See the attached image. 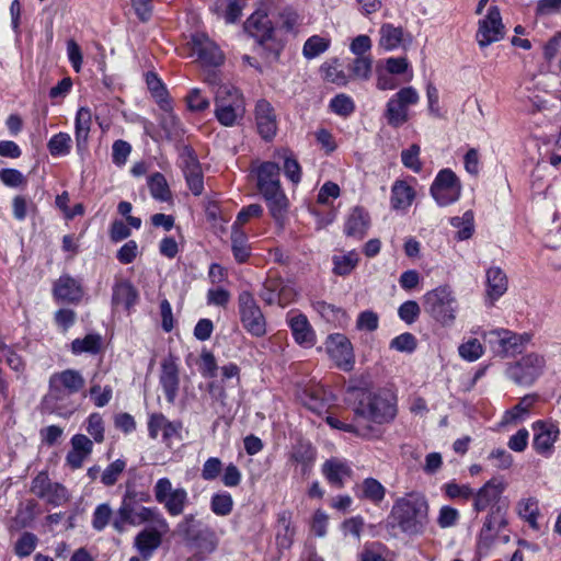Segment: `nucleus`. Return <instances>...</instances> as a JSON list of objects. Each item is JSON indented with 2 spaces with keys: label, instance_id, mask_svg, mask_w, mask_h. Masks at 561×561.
<instances>
[{
  "label": "nucleus",
  "instance_id": "nucleus-1",
  "mask_svg": "<svg viewBox=\"0 0 561 561\" xmlns=\"http://www.w3.org/2000/svg\"><path fill=\"white\" fill-rule=\"evenodd\" d=\"M507 483L502 478H491L474 491L473 511L478 514L488 511L477 538V552L485 557L495 545V538L508 525L507 506L501 504Z\"/></svg>",
  "mask_w": 561,
  "mask_h": 561
},
{
  "label": "nucleus",
  "instance_id": "nucleus-2",
  "mask_svg": "<svg viewBox=\"0 0 561 561\" xmlns=\"http://www.w3.org/2000/svg\"><path fill=\"white\" fill-rule=\"evenodd\" d=\"M347 393L354 401V415L362 422L381 425L394 420L398 412L397 398L391 391H371L353 386L347 388Z\"/></svg>",
  "mask_w": 561,
  "mask_h": 561
},
{
  "label": "nucleus",
  "instance_id": "nucleus-3",
  "mask_svg": "<svg viewBox=\"0 0 561 561\" xmlns=\"http://www.w3.org/2000/svg\"><path fill=\"white\" fill-rule=\"evenodd\" d=\"M142 524H151L164 530H170L167 518L158 507L140 505L137 500V492L127 489L115 512L112 527L116 533L123 534L127 530V526L135 527Z\"/></svg>",
  "mask_w": 561,
  "mask_h": 561
},
{
  "label": "nucleus",
  "instance_id": "nucleus-4",
  "mask_svg": "<svg viewBox=\"0 0 561 561\" xmlns=\"http://www.w3.org/2000/svg\"><path fill=\"white\" fill-rule=\"evenodd\" d=\"M389 518L403 534L420 536L428 525V503L421 493H409L392 505Z\"/></svg>",
  "mask_w": 561,
  "mask_h": 561
},
{
  "label": "nucleus",
  "instance_id": "nucleus-5",
  "mask_svg": "<svg viewBox=\"0 0 561 561\" xmlns=\"http://www.w3.org/2000/svg\"><path fill=\"white\" fill-rule=\"evenodd\" d=\"M244 28L256 41L262 56L268 62L278 60L284 44L276 38L272 22L266 14L254 12L245 21Z\"/></svg>",
  "mask_w": 561,
  "mask_h": 561
},
{
  "label": "nucleus",
  "instance_id": "nucleus-6",
  "mask_svg": "<svg viewBox=\"0 0 561 561\" xmlns=\"http://www.w3.org/2000/svg\"><path fill=\"white\" fill-rule=\"evenodd\" d=\"M423 306L436 322L451 327L458 312V301L449 286H438L423 296Z\"/></svg>",
  "mask_w": 561,
  "mask_h": 561
},
{
  "label": "nucleus",
  "instance_id": "nucleus-7",
  "mask_svg": "<svg viewBox=\"0 0 561 561\" xmlns=\"http://www.w3.org/2000/svg\"><path fill=\"white\" fill-rule=\"evenodd\" d=\"M244 101L231 84H220L215 91V117L227 127L234 126L244 115Z\"/></svg>",
  "mask_w": 561,
  "mask_h": 561
},
{
  "label": "nucleus",
  "instance_id": "nucleus-8",
  "mask_svg": "<svg viewBox=\"0 0 561 561\" xmlns=\"http://www.w3.org/2000/svg\"><path fill=\"white\" fill-rule=\"evenodd\" d=\"M156 501L163 505L170 516H180L190 503L188 492L185 488H173L169 478H160L153 486Z\"/></svg>",
  "mask_w": 561,
  "mask_h": 561
},
{
  "label": "nucleus",
  "instance_id": "nucleus-9",
  "mask_svg": "<svg viewBox=\"0 0 561 561\" xmlns=\"http://www.w3.org/2000/svg\"><path fill=\"white\" fill-rule=\"evenodd\" d=\"M238 310L242 327L249 334L255 337L266 334V319L250 291L243 290L239 294Z\"/></svg>",
  "mask_w": 561,
  "mask_h": 561
},
{
  "label": "nucleus",
  "instance_id": "nucleus-10",
  "mask_svg": "<svg viewBox=\"0 0 561 561\" xmlns=\"http://www.w3.org/2000/svg\"><path fill=\"white\" fill-rule=\"evenodd\" d=\"M420 100L417 91L413 87H405L394 93L387 102L385 118L389 126L401 127L409 121V106L415 105Z\"/></svg>",
  "mask_w": 561,
  "mask_h": 561
},
{
  "label": "nucleus",
  "instance_id": "nucleus-11",
  "mask_svg": "<svg viewBox=\"0 0 561 561\" xmlns=\"http://www.w3.org/2000/svg\"><path fill=\"white\" fill-rule=\"evenodd\" d=\"M546 359L537 353H529L511 364L506 376L519 386H531L543 373Z\"/></svg>",
  "mask_w": 561,
  "mask_h": 561
},
{
  "label": "nucleus",
  "instance_id": "nucleus-12",
  "mask_svg": "<svg viewBox=\"0 0 561 561\" xmlns=\"http://www.w3.org/2000/svg\"><path fill=\"white\" fill-rule=\"evenodd\" d=\"M461 183L450 169L440 170L435 176L430 192L438 206L445 207L456 203L461 195Z\"/></svg>",
  "mask_w": 561,
  "mask_h": 561
},
{
  "label": "nucleus",
  "instance_id": "nucleus-13",
  "mask_svg": "<svg viewBox=\"0 0 561 561\" xmlns=\"http://www.w3.org/2000/svg\"><path fill=\"white\" fill-rule=\"evenodd\" d=\"M31 492L53 506L64 505L69 500L66 486L61 483L53 482L46 471H41L32 480Z\"/></svg>",
  "mask_w": 561,
  "mask_h": 561
},
{
  "label": "nucleus",
  "instance_id": "nucleus-14",
  "mask_svg": "<svg viewBox=\"0 0 561 561\" xmlns=\"http://www.w3.org/2000/svg\"><path fill=\"white\" fill-rule=\"evenodd\" d=\"M505 35L501 12L497 7L489 8L486 15L478 23L476 39L480 48L501 41Z\"/></svg>",
  "mask_w": 561,
  "mask_h": 561
},
{
  "label": "nucleus",
  "instance_id": "nucleus-15",
  "mask_svg": "<svg viewBox=\"0 0 561 561\" xmlns=\"http://www.w3.org/2000/svg\"><path fill=\"white\" fill-rule=\"evenodd\" d=\"M534 434L533 447L537 454L549 457L560 435L559 426L549 421L538 420L531 425Z\"/></svg>",
  "mask_w": 561,
  "mask_h": 561
},
{
  "label": "nucleus",
  "instance_id": "nucleus-16",
  "mask_svg": "<svg viewBox=\"0 0 561 561\" xmlns=\"http://www.w3.org/2000/svg\"><path fill=\"white\" fill-rule=\"evenodd\" d=\"M191 45L194 54L197 55L201 62L205 66L218 67L225 60V56L218 45L205 33L193 34Z\"/></svg>",
  "mask_w": 561,
  "mask_h": 561
},
{
  "label": "nucleus",
  "instance_id": "nucleus-17",
  "mask_svg": "<svg viewBox=\"0 0 561 561\" xmlns=\"http://www.w3.org/2000/svg\"><path fill=\"white\" fill-rule=\"evenodd\" d=\"M325 348L334 363L344 370L352 369L354 365L353 346L350 340L340 333L329 335Z\"/></svg>",
  "mask_w": 561,
  "mask_h": 561
},
{
  "label": "nucleus",
  "instance_id": "nucleus-18",
  "mask_svg": "<svg viewBox=\"0 0 561 561\" xmlns=\"http://www.w3.org/2000/svg\"><path fill=\"white\" fill-rule=\"evenodd\" d=\"M489 336L491 342L493 341L492 337L496 339L500 352L505 356L522 353L531 340V334L529 333H515L507 329L492 330L489 332Z\"/></svg>",
  "mask_w": 561,
  "mask_h": 561
},
{
  "label": "nucleus",
  "instance_id": "nucleus-19",
  "mask_svg": "<svg viewBox=\"0 0 561 561\" xmlns=\"http://www.w3.org/2000/svg\"><path fill=\"white\" fill-rule=\"evenodd\" d=\"M159 383L169 403H174L180 387V369L176 358L169 356L161 363Z\"/></svg>",
  "mask_w": 561,
  "mask_h": 561
},
{
  "label": "nucleus",
  "instance_id": "nucleus-20",
  "mask_svg": "<svg viewBox=\"0 0 561 561\" xmlns=\"http://www.w3.org/2000/svg\"><path fill=\"white\" fill-rule=\"evenodd\" d=\"M286 321L297 344L304 347H312L314 345V331L304 313L298 310H290L287 313Z\"/></svg>",
  "mask_w": 561,
  "mask_h": 561
},
{
  "label": "nucleus",
  "instance_id": "nucleus-21",
  "mask_svg": "<svg viewBox=\"0 0 561 561\" xmlns=\"http://www.w3.org/2000/svg\"><path fill=\"white\" fill-rule=\"evenodd\" d=\"M168 531L152 525V527L145 528L136 535L134 547L144 560H150L156 550L161 546L162 538Z\"/></svg>",
  "mask_w": 561,
  "mask_h": 561
},
{
  "label": "nucleus",
  "instance_id": "nucleus-22",
  "mask_svg": "<svg viewBox=\"0 0 561 561\" xmlns=\"http://www.w3.org/2000/svg\"><path fill=\"white\" fill-rule=\"evenodd\" d=\"M219 542L220 539L217 533L206 525L186 547L194 552V558L203 561L218 549Z\"/></svg>",
  "mask_w": 561,
  "mask_h": 561
},
{
  "label": "nucleus",
  "instance_id": "nucleus-23",
  "mask_svg": "<svg viewBox=\"0 0 561 561\" xmlns=\"http://www.w3.org/2000/svg\"><path fill=\"white\" fill-rule=\"evenodd\" d=\"M255 122L259 134L265 140L272 139L277 131V121L272 104L262 99L255 105Z\"/></svg>",
  "mask_w": 561,
  "mask_h": 561
},
{
  "label": "nucleus",
  "instance_id": "nucleus-24",
  "mask_svg": "<svg viewBox=\"0 0 561 561\" xmlns=\"http://www.w3.org/2000/svg\"><path fill=\"white\" fill-rule=\"evenodd\" d=\"M321 472L329 484L336 489H342L346 480L353 474L350 463L337 457L325 460L321 467Z\"/></svg>",
  "mask_w": 561,
  "mask_h": 561
},
{
  "label": "nucleus",
  "instance_id": "nucleus-25",
  "mask_svg": "<svg viewBox=\"0 0 561 561\" xmlns=\"http://www.w3.org/2000/svg\"><path fill=\"white\" fill-rule=\"evenodd\" d=\"M71 449L66 456V465L72 470L82 467L84 460L93 451V440L83 434H76L70 439Z\"/></svg>",
  "mask_w": 561,
  "mask_h": 561
},
{
  "label": "nucleus",
  "instance_id": "nucleus-26",
  "mask_svg": "<svg viewBox=\"0 0 561 561\" xmlns=\"http://www.w3.org/2000/svg\"><path fill=\"white\" fill-rule=\"evenodd\" d=\"M53 294L55 299L59 301L78 304L83 296V288L70 275H61L54 284Z\"/></svg>",
  "mask_w": 561,
  "mask_h": 561
},
{
  "label": "nucleus",
  "instance_id": "nucleus-27",
  "mask_svg": "<svg viewBox=\"0 0 561 561\" xmlns=\"http://www.w3.org/2000/svg\"><path fill=\"white\" fill-rule=\"evenodd\" d=\"M327 422L330 426L353 433L358 437L366 438V439H373L380 436V431L371 424L362 422L357 416L354 415V419L351 423L342 422L335 417L329 416L327 419Z\"/></svg>",
  "mask_w": 561,
  "mask_h": 561
},
{
  "label": "nucleus",
  "instance_id": "nucleus-28",
  "mask_svg": "<svg viewBox=\"0 0 561 561\" xmlns=\"http://www.w3.org/2000/svg\"><path fill=\"white\" fill-rule=\"evenodd\" d=\"M379 46L385 50H394L399 47H404L405 44L410 45L412 37L405 34L402 27H397L390 23L383 24L380 30Z\"/></svg>",
  "mask_w": 561,
  "mask_h": 561
},
{
  "label": "nucleus",
  "instance_id": "nucleus-29",
  "mask_svg": "<svg viewBox=\"0 0 561 561\" xmlns=\"http://www.w3.org/2000/svg\"><path fill=\"white\" fill-rule=\"evenodd\" d=\"M261 194L267 204L271 216L279 226H284L288 210V199L282 187L279 186Z\"/></svg>",
  "mask_w": 561,
  "mask_h": 561
},
{
  "label": "nucleus",
  "instance_id": "nucleus-30",
  "mask_svg": "<svg viewBox=\"0 0 561 561\" xmlns=\"http://www.w3.org/2000/svg\"><path fill=\"white\" fill-rule=\"evenodd\" d=\"M486 298L492 305L502 297L508 286L507 276L504 271L497 266H492L486 271Z\"/></svg>",
  "mask_w": 561,
  "mask_h": 561
},
{
  "label": "nucleus",
  "instance_id": "nucleus-31",
  "mask_svg": "<svg viewBox=\"0 0 561 561\" xmlns=\"http://www.w3.org/2000/svg\"><path fill=\"white\" fill-rule=\"evenodd\" d=\"M49 389L47 394L43 399V405L46 410L51 413H57L59 415L64 414V410L68 408V399L71 393H68L67 390L54 383L53 380L49 379L48 382Z\"/></svg>",
  "mask_w": 561,
  "mask_h": 561
},
{
  "label": "nucleus",
  "instance_id": "nucleus-32",
  "mask_svg": "<svg viewBox=\"0 0 561 561\" xmlns=\"http://www.w3.org/2000/svg\"><path fill=\"white\" fill-rule=\"evenodd\" d=\"M92 125V113L89 107H80L75 119V136L78 151L87 148Z\"/></svg>",
  "mask_w": 561,
  "mask_h": 561
},
{
  "label": "nucleus",
  "instance_id": "nucleus-33",
  "mask_svg": "<svg viewBox=\"0 0 561 561\" xmlns=\"http://www.w3.org/2000/svg\"><path fill=\"white\" fill-rule=\"evenodd\" d=\"M280 168L275 162H263L257 169V188L260 193L274 190L280 186Z\"/></svg>",
  "mask_w": 561,
  "mask_h": 561
},
{
  "label": "nucleus",
  "instance_id": "nucleus-34",
  "mask_svg": "<svg viewBox=\"0 0 561 561\" xmlns=\"http://www.w3.org/2000/svg\"><path fill=\"white\" fill-rule=\"evenodd\" d=\"M49 379L71 394L79 392L85 385L83 376L76 369H65L62 371L55 373Z\"/></svg>",
  "mask_w": 561,
  "mask_h": 561
},
{
  "label": "nucleus",
  "instance_id": "nucleus-35",
  "mask_svg": "<svg viewBox=\"0 0 561 561\" xmlns=\"http://www.w3.org/2000/svg\"><path fill=\"white\" fill-rule=\"evenodd\" d=\"M369 226V216L362 207H355L348 215L344 232L348 237L363 238Z\"/></svg>",
  "mask_w": 561,
  "mask_h": 561
},
{
  "label": "nucleus",
  "instance_id": "nucleus-36",
  "mask_svg": "<svg viewBox=\"0 0 561 561\" xmlns=\"http://www.w3.org/2000/svg\"><path fill=\"white\" fill-rule=\"evenodd\" d=\"M356 496L379 505L386 496V488L375 478H366L358 485Z\"/></svg>",
  "mask_w": 561,
  "mask_h": 561
},
{
  "label": "nucleus",
  "instance_id": "nucleus-37",
  "mask_svg": "<svg viewBox=\"0 0 561 561\" xmlns=\"http://www.w3.org/2000/svg\"><path fill=\"white\" fill-rule=\"evenodd\" d=\"M138 300V291L128 280H122L114 285L112 302L115 306H123L129 310Z\"/></svg>",
  "mask_w": 561,
  "mask_h": 561
},
{
  "label": "nucleus",
  "instance_id": "nucleus-38",
  "mask_svg": "<svg viewBox=\"0 0 561 561\" xmlns=\"http://www.w3.org/2000/svg\"><path fill=\"white\" fill-rule=\"evenodd\" d=\"M206 525L197 518V513L184 514L175 526V534L187 545Z\"/></svg>",
  "mask_w": 561,
  "mask_h": 561
},
{
  "label": "nucleus",
  "instance_id": "nucleus-39",
  "mask_svg": "<svg viewBox=\"0 0 561 561\" xmlns=\"http://www.w3.org/2000/svg\"><path fill=\"white\" fill-rule=\"evenodd\" d=\"M537 401L538 394L536 393L524 396L516 405L504 413L502 422L504 424H512L523 421Z\"/></svg>",
  "mask_w": 561,
  "mask_h": 561
},
{
  "label": "nucleus",
  "instance_id": "nucleus-40",
  "mask_svg": "<svg viewBox=\"0 0 561 561\" xmlns=\"http://www.w3.org/2000/svg\"><path fill=\"white\" fill-rule=\"evenodd\" d=\"M516 513L517 515L524 519L533 529H539L538 525V516L539 512V502L536 497H523L516 504Z\"/></svg>",
  "mask_w": 561,
  "mask_h": 561
},
{
  "label": "nucleus",
  "instance_id": "nucleus-41",
  "mask_svg": "<svg viewBox=\"0 0 561 561\" xmlns=\"http://www.w3.org/2000/svg\"><path fill=\"white\" fill-rule=\"evenodd\" d=\"M415 196L414 190L404 181H396L391 188V206L393 209H407Z\"/></svg>",
  "mask_w": 561,
  "mask_h": 561
},
{
  "label": "nucleus",
  "instance_id": "nucleus-42",
  "mask_svg": "<svg viewBox=\"0 0 561 561\" xmlns=\"http://www.w3.org/2000/svg\"><path fill=\"white\" fill-rule=\"evenodd\" d=\"M317 451L311 444H298L291 454V459L300 466L302 476L310 473L311 468L316 461Z\"/></svg>",
  "mask_w": 561,
  "mask_h": 561
},
{
  "label": "nucleus",
  "instance_id": "nucleus-43",
  "mask_svg": "<svg viewBox=\"0 0 561 561\" xmlns=\"http://www.w3.org/2000/svg\"><path fill=\"white\" fill-rule=\"evenodd\" d=\"M358 262L359 255L355 250H351L340 255L335 254L332 257V272L339 276H347L356 268Z\"/></svg>",
  "mask_w": 561,
  "mask_h": 561
},
{
  "label": "nucleus",
  "instance_id": "nucleus-44",
  "mask_svg": "<svg viewBox=\"0 0 561 561\" xmlns=\"http://www.w3.org/2000/svg\"><path fill=\"white\" fill-rule=\"evenodd\" d=\"M231 249L239 263H244L250 256L248 236L241 228L231 227Z\"/></svg>",
  "mask_w": 561,
  "mask_h": 561
},
{
  "label": "nucleus",
  "instance_id": "nucleus-45",
  "mask_svg": "<svg viewBox=\"0 0 561 561\" xmlns=\"http://www.w3.org/2000/svg\"><path fill=\"white\" fill-rule=\"evenodd\" d=\"M151 196L160 202H168L171 199V191L164 175L160 172H154L148 178L147 181Z\"/></svg>",
  "mask_w": 561,
  "mask_h": 561
},
{
  "label": "nucleus",
  "instance_id": "nucleus-46",
  "mask_svg": "<svg viewBox=\"0 0 561 561\" xmlns=\"http://www.w3.org/2000/svg\"><path fill=\"white\" fill-rule=\"evenodd\" d=\"M102 347L100 334H87L83 339H76L71 343V352L76 355L82 353L98 354Z\"/></svg>",
  "mask_w": 561,
  "mask_h": 561
},
{
  "label": "nucleus",
  "instance_id": "nucleus-47",
  "mask_svg": "<svg viewBox=\"0 0 561 561\" xmlns=\"http://www.w3.org/2000/svg\"><path fill=\"white\" fill-rule=\"evenodd\" d=\"M233 499L227 491H219L211 495L209 507L210 511L220 517H225L231 514L233 510Z\"/></svg>",
  "mask_w": 561,
  "mask_h": 561
},
{
  "label": "nucleus",
  "instance_id": "nucleus-48",
  "mask_svg": "<svg viewBox=\"0 0 561 561\" xmlns=\"http://www.w3.org/2000/svg\"><path fill=\"white\" fill-rule=\"evenodd\" d=\"M390 550L379 541L367 542L364 545L360 553V561H390Z\"/></svg>",
  "mask_w": 561,
  "mask_h": 561
},
{
  "label": "nucleus",
  "instance_id": "nucleus-49",
  "mask_svg": "<svg viewBox=\"0 0 561 561\" xmlns=\"http://www.w3.org/2000/svg\"><path fill=\"white\" fill-rule=\"evenodd\" d=\"M330 38L312 35L305 42L302 47V55L307 59H313L327 51L330 47Z\"/></svg>",
  "mask_w": 561,
  "mask_h": 561
},
{
  "label": "nucleus",
  "instance_id": "nucleus-50",
  "mask_svg": "<svg viewBox=\"0 0 561 561\" xmlns=\"http://www.w3.org/2000/svg\"><path fill=\"white\" fill-rule=\"evenodd\" d=\"M114 515L108 503L99 504L92 514V528L96 531H103L110 524L112 525Z\"/></svg>",
  "mask_w": 561,
  "mask_h": 561
},
{
  "label": "nucleus",
  "instance_id": "nucleus-51",
  "mask_svg": "<svg viewBox=\"0 0 561 561\" xmlns=\"http://www.w3.org/2000/svg\"><path fill=\"white\" fill-rule=\"evenodd\" d=\"M329 108L331 112L341 117H348L355 112L356 106L350 95L340 93L331 99Z\"/></svg>",
  "mask_w": 561,
  "mask_h": 561
},
{
  "label": "nucleus",
  "instance_id": "nucleus-52",
  "mask_svg": "<svg viewBox=\"0 0 561 561\" xmlns=\"http://www.w3.org/2000/svg\"><path fill=\"white\" fill-rule=\"evenodd\" d=\"M71 144L72 140L70 135L60 131L49 139L47 148L53 157H62L67 156L70 152Z\"/></svg>",
  "mask_w": 561,
  "mask_h": 561
},
{
  "label": "nucleus",
  "instance_id": "nucleus-53",
  "mask_svg": "<svg viewBox=\"0 0 561 561\" xmlns=\"http://www.w3.org/2000/svg\"><path fill=\"white\" fill-rule=\"evenodd\" d=\"M450 224L451 226L459 228L456 234L457 240L463 241L472 237L474 231L472 211H466L462 217H453L450 219Z\"/></svg>",
  "mask_w": 561,
  "mask_h": 561
},
{
  "label": "nucleus",
  "instance_id": "nucleus-54",
  "mask_svg": "<svg viewBox=\"0 0 561 561\" xmlns=\"http://www.w3.org/2000/svg\"><path fill=\"white\" fill-rule=\"evenodd\" d=\"M278 526L280 529L276 536L277 543L283 548L290 547L295 530L291 527L288 512H283L278 515Z\"/></svg>",
  "mask_w": 561,
  "mask_h": 561
},
{
  "label": "nucleus",
  "instance_id": "nucleus-55",
  "mask_svg": "<svg viewBox=\"0 0 561 561\" xmlns=\"http://www.w3.org/2000/svg\"><path fill=\"white\" fill-rule=\"evenodd\" d=\"M85 431L93 438V442L101 444L105 438V426L101 414L91 413L85 421Z\"/></svg>",
  "mask_w": 561,
  "mask_h": 561
},
{
  "label": "nucleus",
  "instance_id": "nucleus-56",
  "mask_svg": "<svg viewBox=\"0 0 561 561\" xmlns=\"http://www.w3.org/2000/svg\"><path fill=\"white\" fill-rule=\"evenodd\" d=\"M445 493L453 500L473 501L474 490L469 484L450 482L444 485Z\"/></svg>",
  "mask_w": 561,
  "mask_h": 561
},
{
  "label": "nucleus",
  "instance_id": "nucleus-57",
  "mask_svg": "<svg viewBox=\"0 0 561 561\" xmlns=\"http://www.w3.org/2000/svg\"><path fill=\"white\" fill-rule=\"evenodd\" d=\"M37 537L32 533H23L14 546V552L20 558L28 557L37 546Z\"/></svg>",
  "mask_w": 561,
  "mask_h": 561
},
{
  "label": "nucleus",
  "instance_id": "nucleus-58",
  "mask_svg": "<svg viewBox=\"0 0 561 561\" xmlns=\"http://www.w3.org/2000/svg\"><path fill=\"white\" fill-rule=\"evenodd\" d=\"M125 468L126 462L122 459H116L105 468V470L101 474V482L105 486L114 485L117 482L122 472L125 470Z\"/></svg>",
  "mask_w": 561,
  "mask_h": 561
},
{
  "label": "nucleus",
  "instance_id": "nucleus-59",
  "mask_svg": "<svg viewBox=\"0 0 561 561\" xmlns=\"http://www.w3.org/2000/svg\"><path fill=\"white\" fill-rule=\"evenodd\" d=\"M420 152L421 148L416 144L411 145L408 149L401 152V161L403 165L416 173L422 170V163L419 158Z\"/></svg>",
  "mask_w": 561,
  "mask_h": 561
},
{
  "label": "nucleus",
  "instance_id": "nucleus-60",
  "mask_svg": "<svg viewBox=\"0 0 561 561\" xmlns=\"http://www.w3.org/2000/svg\"><path fill=\"white\" fill-rule=\"evenodd\" d=\"M284 165L283 170L288 180H290L294 184H297L301 180V168L298 163L297 159L293 157V154H288L287 151H284Z\"/></svg>",
  "mask_w": 561,
  "mask_h": 561
},
{
  "label": "nucleus",
  "instance_id": "nucleus-61",
  "mask_svg": "<svg viewBox=\"0 0 561 561\" xmlns=\"http://www.w3.org/2000/svg\"><path fill=\"white\" fill-rule=\"evenodd\" d=\"M373 59L367 56L356 57L351 66V72L355 78L367 80L371 73Z\"/></svg>",
  "mask_w": 561,
  "mask_h": 561
},
{
  "label": "nucleus",
  "instance_id": "nucleus-62",
  "mask_svg": "<svg viewBox=\"0 0 561 561\" xmlns=\"http://www.w3.org/2000/svg\"><path fill=\"white\" fill-rule=\"evenodd\" d=\"M131 152V146L122 139L115 140L112 146V161L117 167H123Z\"/></svg>",
  "mask_w": 561,
  "mask_h": 561
},
{
  "label": "nucleus",
  "instance_id": "nucleus-63",
  "mask_svg": "<svg viewBox=\"0 0 561 561\" xmlns=\"http://www.w3.org/2000/svg\"><path fill=\"white\" fill-rule=\"evenodd\" d=\"M483 354L482 344L477 340L472 339L459 346V355L469 362L479 359Z\"/></svg>",
  "mask_w": 561,
  "mask_h": 561
},
{
  "label": "nucleus",
  "instance_id": "nucleus-64",
  "mask_svg": "<svg viewBox=\"0 0 561 561\" xmlns=\"http://www.w3.org/2000/svg\"><path fill=\"white\" fill-rule=\"evenodd\" d=\"M180 167L183 173L202 168L195 151L190 146H184L180 152Z\"/></svg>",
  "mask_w": 561,
  "mask_h": 561
}]
</instances>
